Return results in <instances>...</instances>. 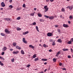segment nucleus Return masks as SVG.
<instances>
[{
	"mask_svg": "<svg viewBox=\"0 0 73 73\" xmlns=\"http://www.w3.org/2000/svg\"><path fill=\"white\" fill-rule=\"evenodd\" d=\"M44 16V17H45L46 18H49V19H50V20H52V19H54V16L49 17L47 15H45Z\"/></svg>",
	"mask_w": 73,
	"mask_h": 73,
	"instance_id": "1",
	"label": "nucleus"
},
{
	"mask_svg": "<svg viewBox=\"0 0 73 73\" xmlns=\"http://www.w3.org/2000/svg\"><path fill=\"white\" fill-rule=\"evenodd\" d=\"M44 9H45V12H47V11H48L49 8H48V7L47 8V6H44Z\"/></svg>",
	"mask_w": 73,
	"mask_h": 73,
	"instance_id": "2",
	"label": "nucleus"
},
{
	"mask_svg": "<svg viewBox=\"0 0 73 73\" xmlns=\"http://www.w3.org/2000/svg\"><path fill=\"white\" fill-rule=\"evenodd\" d=\"M47 35L49 37H50L53 36V34L51 33H47Z\"/></svg>",
	"mask_w": 73,
	"mask_h": 73,
	"instance_id": "3",
	"label": "nucleus"
},
{
	"mask_svg": "<svg viewBox=\"0 0 73 73\" xmlns=\"http://www.w3.org/2000/svg\"><path fill=\"white\" fill-rule=\"evenodd\" d=\"M5 31L7 33V34H9V33H10V31H9L7 29H5Z\"/></svg>",
	"mask_w": 73,
	"mask_h": 73,
	"instance_id": "4",
	"label": "nucleus"
},
{
	"mask_svg": "<svg viewBox=\"0 0 73 73\" xmlns=\"http://www.w3.org/2000/svg\"><path fill=\"white\" fill-rule=\"evenodd\" d=\"M63 26L64 27V28H68V27H69L68 25L65 24H63Z\"/></svg>",
	"mask_w": 73,
	"mask_h": 73,
	"instance_id": "5",
	"label": "nucleus"
},
{
	"mask_svg": "<svg viewBox=\"0 0 73 73\" xmlns=\"http://www.w3.org/2000/svg\"><path fill=\"white\" fill-rule=\"evenodd\" d=\"M1 5L2 7H5V4L4 3V2H2L1 3Z\"/></svg>",
	"mask_w": 73,
	"mask_h": 73,
	"instance_id": "6",
	"label": "nucleus"
},
{
	"mask_svg": "<svg viewBox=\"0 0 73 73\" xmlns=\"http://www.w3.org/2000/svg\"><path fill=\"white\" fill-rule=\"evenodd\" d=\"M23 42H24V43H26V44H27V42L25 41V38H23Z\"/></svg>",
	"mask_w": 73,
	"mask_h": 73,
	"instance_id": "7",
	"label": "nucleus"
},
{
	"mask_svg": "<svg viewBox=\"0 0 73 73\" xmlns=\"http://www.w3.org/2000/svg\"><path fill=\"white\" fill-rule=\"evenodd\" d=\"M19 51H17L16 52L14 51L13 52V54H17L19 53Z\"/></svg>",
	"mask_w": 73,
	"mask_h": 73,
	"instance_id": "8",
	"label": "nucleus"
},
{
	"mask_svg": "<svg viewBox=\"0 0 73 73\" xmlns=\"http://www.w3.org/2000/svg\"><path fill=\"white\" fill-rule=\"evenodd\" d=\"M16 48L17 49H21V47L19 46H16Z\"/></svg>",
	"mask_w": 73,
	"mask_h": 73,
	"instance_id": "9",
	"label": "nucleus"
},
{
	"mask_svg": "<svg viewBox=\"0 0 73 73\" xmlns=\"http://www.w3.org/2000/svg\"><path fill=\"white\" fill-rule=\"evenodd\" d=\"M21 52L22 54L24 55L25 54V52H24V51L23 50H21Z\"/></svg>",
	"mask_w": 73,
	"mask_h": 73,
	"instance_id": "10",
	"label": "nucleus"
},
{
	"mask_svg": "<svg viewBox=\"0 0 73 73\" xmlns=\"http://www.w3.org/2000/svg\"><path fill=\"white\" fill-rule=\"evenodd\" d=\"M5 20H7V21H10V20H11V19L6 18H5Z\"/></svg>",
	"mask_w": 73,
	"mask_h": 73,
	"instance_id": "11",
	"label": "nucleus"
},
{
	"mask_svg": "<svg viewBox=\"0 0 73 73\" xmlns=\"http://www.w3.org/2000/svg\"><path fill=\"white\" fill-rule=\"evenodd\" d=\"M29 47L30 48H32V49H34V46H32V45H29Z\"/></svg>",
	"mask_w": 73,
	"mask_h": 73,
	"instance_id": "12",
	"label": "nucleus"
},
{
	"mask_svg": "<svg viewBox=\"0 0 73 73\" xmlns=\"http://www.w3.org/2000/svg\"><path fill=\"white\" fill-rule=\"evenodd\" d=\"M7 50V47H4L3 48H2V50L5 51Z\"/></svg>",
	"mask_w": 73,
	"mask_h": 73,
	"instance_id": "13",
	"label": "nucleus"
},
{
	"mask_svg": "<svg viewBox=\"0 0 73 73\" xmlns=\"http://www.w3.org/2000/svg\"><path fill=\"white\" fill-rule=\"evenodd\" d=\"M29 33V32L28 31H27L25 32V33H23V35H27V34H28V33Z\"/></svg>",
	"mask_w": 73,
	"mask_h": 73,
	"instance_id": "14",
	"label": "nucleus"
},
{
	"mask_svg": "<svg viewBox=\"0 0 73 73\" xmlns=\"http://www.w3.org/2000/svg\"><path fill=\"white\" fill-rule=\"evenodd\" d=\"M57 42H62V40L61 39H58L57 40Z\"/></svg>",
	"mask_w": 73,
	"mask_h": 73,
	"instance_id": "15",
	"label": "nucleus"
},
{
	"mask_svg": "<svg viewBox=\"0 0 73 73\" xmlns=\"http://www.w3.org/2000/svg\"><path fill=\"white\" fill-rule=\"evenodd\" d=\"M39 59L38 58H35V59L34 61H38Z\"/></svg>",
	"mask_w": 73,
	"mask_h": 73,
	"instance_id": "16",
	"label": "nucleus"
},
{
	"mask_svg": "<svg viewBox=\"0 0 73 73\" xmlns=\"http://www.w3.org/2000/svg\"><path fill=\"white\" fill-rule=\"evenodd\" d=\"M1 36H5V34L3 33H1Z\"/></svg>",
	"mask_w": 73,
	"mask_h": 73,
	"instance_id": "17",
	"label": "nucleus"
},
{
	"mask_svg": "<svg viewBox=\"0 0 73 73\" xmlns=\"http://www.w3.org/2000/svg\"><path fill=\"white\" fill-rule=\"evenodd\" d=\"M42 61H46L47 60V59H44V58H42L41 59Z\"/></svg>",
	"mask_w": 73,
	"mask_h": 73,
	"instance_id": "18",
	"label": "nucleus"
},
{
	"mask_svg": "<svg viewBox=\"0 0 73 73\" xmlns=\"http://www.w3.org/2000/svg\"><path fill=\"white\" fill-rule=\"evenodd\" d=\"M37 15L39 17H41L42 16V15L38 13Z\"/></svg>",
	"mask_w": 73,
	"mask_h": 73,
	"instance_id": "19",
	"label": "nucleus"
},
{
	"mask_svg": "<svg viewBox=\"0 0 73 73\" xmlns=\"http://www.w3.org/2000/svg\"><path fill=\"white\" fill-rule=\"evenodd\" d=\"M68 50L67 48H66V49L64 48L63 49V51H68Z\"/></svg>",
	"mask_w": 73,
	"mask_h": 73,
	"instance_id": "20",
	"label": "nucleus"
},
{
	"mask_svg": "<svg viewBox=\"0 0 73 73\" xmlns=\"http://www.w3.org/2000/svg\"><path fill=\"white\" fill-rule=\"evenodd\" d=\"M35 13H31L30 14V15H31V16H34V15H35Z\"/></svg>",
	"mask_w": 73,
	"mask_h": 73,
	"instance_id": "21",
	"label": "nucleus"
},
{
	"mask_svg": "<svg viewBox=\"0 0 73 73\" xmlns=\"http://www.w3.org/2000/svg\"><path fill=\"white\" fill-rule=\"evenodd\" d=\"M40 21H41V22H44V20L42 19H40Z\"/></svg>",
	"mask_w": 73,
	"mask_h": 73,
	"instance_id": "22",
	"label": "nucleus"
},
{
	"mask_svg": "<svg viewBox=\"0 0 73 73\" xmlns=\"http://www.w3.org/2000/svg\"><path fill=\"white\" fill-rule=\"evenodd\" d=\"M36 28L38 32H39V30H38V27L37 26H36Z\"/></svg>",
	"mask_w": 73,
	"mask_h": 73,
	"instance_id": "23",
	"label": "nucleus"
},
{
	"mask_svg": "<svg viewBox=\"0 0 73 73\" xmlns=\"http://www.w3.org/2000/svg\"><path fill=\"white\" fill-rule=\"evenodd\" d=\"M33 58H36V54H35L33 56Z\"/></svg>",
	"mask_w": 73,
	"mask_h": 73,
	"instance_id": "24",
	"label": "nucleus"
},
{
	"mask_svg": "<svg viewBox=\"0 0 73 73\" xmlns=\"http://www.w3.org/2000/svg\"><path fill=\"white\" fill-rule=\"evenodd\" d=\"M62 11V12H65V9H64V8H62L61 9Z\"/></svg>",
	"mask_w": 73,
	"mask_h": 73,
	"instance_id": "25",
	"label": "nucleus"
},
{
	"mask_svg": "<svg viewBox=\"0 0 73 73\" xmlns=\"http://www.w3.org/2000/svg\"><path fill=\"white\" fill-rule=\"evenodd\" d=\"M73 8V7L72 6H71L70 7L69 9L70 10H72Z\"/></svg>",
	"mask_w": 73,
	"mask_h": 73,
	"instance_id": "26",
	"label": "nucleus"
},
{
	"mask_svg": "<svg viewBox=\"0 0 73 73\" xmlns=\"http://www.w3.org/2000/svg\"><path fill=\"white\" fill-rule=\"evenodd\" d=\"M17 45V43L15 42H14L13 43V46H16Z\"/></svg>",
	"mask_w": 73,
	"mask_h": 73,
	"instance_id": "27",
	"label": "nucleus"
},
{
	"mask_svg": "<svg viewBox=\"0 0 73 73\" xmlns=\"http://www.w3.org/2000/svg\"><path fill=\"white\" fill-rule=\"evenodd\" d=\"M17 29L18 31H21V29L20 28H17Z\"/></svg>",
	"mask_w": 73,
	"mask_h": 73,
	"instance_id": "28",
	"label": "nucleus"
},
{
	"mask_svg": "<svg viewBox=\"0 0 73 73\" xmlns=\"http://www.w3.org/2000/svg\"><path fill=\"white\" fill-rule=\"evenodd\" d=\"M0 65H1V66H3L4 64H3V63L2 62H0Z\"/></svg>",
	"mask_w": 73,
	"mask_h": 73,
	"instance_id": "29",
	"label": "nucleus"
},
{
	"mask_svg": "<svg viewBox=\"0 0 73 73\" xmlns=\"http://www.w3.org/2000/svg\"><path fill=\"white\" fill-rule=\"evenodd\" d=\"M53 60L54 61V62H56V59L55 58H54L53 59Z\"/></svg>",
	"mask_w": 73,
	"mask_h": 73,
	"instance_id": "30",
	"label": "nucleus"
},
{
	"mask_svg": "<svg viewBox=\"0 0 73 73\" xmlns=\"http://www.w3.org/2000/svg\"><path fill=\"white\" fill-rule=\"evenodd\" d=\"M11 61L12 62H13L15 61V59H14V58H13V59H11Z\"/></svg>",
	"mask_w": 73,
	"mask_h": 73,
	"instance_id": "31",
	"label": "nucleus"
},
{
	"mask_svg": "<svg viewBox=\"0 0 73 73\" xmlns=\"http://www.w3.org/2000/svg\"><path fill=\"white\" fill-rule=\"evenodd\" d=\"M9 7L10 8H11V9H12V8H13V6L12 5H10L9 6Z\"/></svg>",
	"mask_w": 73,
	"mask_h": 73,
	"instance_id": "32",
	"label": "nucleus"
},
{
	"mask_svg": "<svg viewBox=\"0 0 73 73\" xmlns=\"http://www.w3.org/2000/svg\"><path fill=\"white\" fill-rule=\"evenodd\" d=\"M57 31L59 33H60V32H61V31H60V29H58Z\"/></svg>",
	"mask_w": 73,
	"mask_h": 73,
	"instance_id": "33",
	"label": "nucleus"
},
{
	"mask_svg": "<svg viewBox=\"0 0 73 73\" xmlns=\"http://www.w3.org/2000/svg\"><path fill=\"white\" fill-rule=\"evenodd\" d=\"M68 44H72V42L71 41H69L68 42Z\"/></svg>",
	"mask_w": 73,
	"mask_h": 73,
	"instance_id": "34",
	"label": "nucleus"
},
{
	"mask_svg": "<svg viewBox=\"0 0 73 73\" xmlns=\"http://www.w3.org/2000/svg\"><path fill=\"white\" fill-rule=\"evenodd\" d=\"M69 19H73V17H72V15H70L69 17Z\"/></svg>",
	"mask_w": 73,
	"mask_h": 73,
	"instance_id": "35",
	"label": "nucleus"
},
{
	"mask_svg": "<svg viewBox=\"0 0 73 73\" xmlns=\"http://www.w3.org/2000/svg\"><path fill=\"white\" fill-rule=\"evenodd\" d=\"M31 66V65L30 64H28L27 66V68H29V66Z\"/></svg>",
	"mask_w": 73,
	"mask_h": 73,
	"instance_id": "36",
	"label": "nucleus"
},
{
	"mask_svg": "<svg viewBox=\"0 0 73 73\" xmlns=\"http://www.w3.org/2000/svg\"><path fill=\"white\" fill-rule=\"evenodd\" d=\"M60 51H59L57 53V54H58V55H59V54H60Z\"/></svg>",
	"mask_w": 73,
	"mask_h": 73,
	"instance_id": "37",
	"label": "nucleus"
},
{
	"mask_svg": "<svg viewBox=\"0 0 73 73\" xmlns=\"http://www.w3.org/2000/svg\"><path fill=\"white\" fill-rule=\"evenodd\" d=\"M62 63H59V66H62Z\"/></svg>",
	"mask_w": 73,
	"mask_h": 73,
	"instance_id": "38",
	"label": "nucleus"
},
{
	"mask_svg": "<svg viewBox=\"0 0 73 73\" xmlns=\"http://www.w3.org/2000/svg\"><path fill=\"white\" fill-rule=\"evenodd\" d=\"M36 25V22H34L33 23V25Z\"/></svg>",
	"mask_w": 73,
	"mask_h": 73,
	"instance_id": "39",
	"label": "nucleus"
},
{
	"mask_svg": "<svg viewBox=\"0 0 73 73\" xmlns=\"http://www.w3.org/2000/svg\"><path fill=\"white\" fill-rule=\"evenodd\" d=\"M62 69V70H66V68H64Z\"/></svg>",
	"mask_w": 73,
	"mask_h": 73,
	"instance_id": "40",
	"label": "nucleus"
},
{
	"mask_svg": "<svg viewBox=\"0 0 73 73\" xmlns=\"http://www.w3.org/2000/svg\"><path fill=\"white\" fill-rule=\"evenodd\" d=\"M54 26L56 28H57V27H58V25H55Z\"/></svg>",
	"mask_w": 73,
	"mask_h": 73,
	"instance_id": "41",
	"label": "nucleus"
},
{
	"mask_svg": "<svg viewBox=\"0 0 73 73\" xmlns=\"http://www.w3.org/2000/svg\"><path fill=\"white\" fill-rule=\"evenodd\" d=\"M23 7L24 8H25V4H24L23 5Z\"/></svg>",
	"mask_w": 73,
	"mask_h": 73,
	"instance_id": "42",
	"label": "nucleus"
},
{
	"mask_svg": "<svg viewBox=\"0 0 73 73\" xmlns=\"http://www.w3.org/2000/svg\"><path fill=\"white\" fill-rule=\"evenodd\" d=\"M70 41H71V42H73V38H71V39Z\"/></svg>",
	"mask_w": 73,
	"mask_h": 73,
	"instance_id": "43",
	"label": "nucleus"
},
{
	"mask_svg": "<svg viewBox=\"0 0 73 73\" xmlns=\"http://www.w3.org/2000/svg\"><path fill=\"white\" fill-rule=\"evenodd\" d=\"M17 20H20V17H19L17 18Z\"/></svg>",
	"mask_w": 73,
	"mask_h": 73,
	"instance_id": "44",
	"label": "nucleus"
},
{
	"mask_svg": "<svg viewBox=\"0 0 73 73\" xmlns=\"http://www.w3.org/2000/svg\"><path fill=\"white\" fill-rule=\"evenodd\" d=\"M70 57H71V56L70 55H68V57L69 58H70Z\"/></svg>",
	"mask_w": 73,
	"mask_h": 73,
	"instance_id": "45",
	"label": "nucleus"
},
{
	"mask_svg": "<svg viewBox=\"0 0 73 73\" xmlns=\"http://www.w3.org/2000/svg\"><path fill=\"white\" fill-rule=\"evenodd\" d=\"M0 59H3V60H4V58L1 56H0Z\"/></svg>",
	"mask_w": 73,
	"mask_h": 73,
	"instance_id": "46",
	"label": "nucleus"
},
{
	"mask_svg": "<svg viewBox=\"0 0 73 73\" xmlns=\"http://www.w3.org/2000/svg\"><path fill=\"white\" fill-rule=\"evenodd\" d=\"M48 51L49 52H51L52 51V50L50 49V50H48Z\"/></svg>",
	"mask_w": 73,
	"mask_h": 73,
	"instance_id": "47",
	"label": "nucleus"
},
{
	"mask_svg": "<svg viewBox=\"0 0 73 73\" xmlns=\"http://www.w3.org/2000/svg\"><path fill=\"white\" fill-rule=\"evenodd\" d=\"M9 2L10 3H12V0H10L9 1Z\"/></svg>",
	"mask_w": 73,
	"mask_h": 73,
	"instance_id": "48",
	"label": "nucleus"
},
{
	"mask_svg": "<svg viewBox=\"0 0 73 73\" xmlns=\"http://www.w3.org/2000/svg\"><path fill=\"white\" fill-rule=\"evenodd\" d=\"M1 54L2 55H4V52H2Z\"/></svg>",
	"mask_w": 73,
	"mask_h": 73,
	"instance_id": "49",
	"label": "nucleus"
},
{
	"mask_svg": "<svg viewBox=\"0 0 73 73\" xmlns=\"http://www.w3.org/2000/svg\"><path fill=\"white\" fill-rule=\"evenodd\" d=\"M10 51H13V49H12V48H10Z\"/></svg>",
	"mask_w": 73,
	"mask_h": 73,
	"instance_id": "50",
	"label": "nucleus"
},
{
	"mask_svg": "<svg viewBox=\"0 0 73 73\" xmlns=\"http://www.w3.org/2000/svg\"><path fill=\"white\" fill-rule=\"evenodd\" d=\"M34 11H36V10H37V8H34Z\"/></svg>",
	"mask_w": 73,
	"mask_h": 73,
	"instance_id": "51",
	"label": "nucleus"
},
{
	"mask_svg": "<svg viewBox=\"0 0 73 73\" xmlns=\"http://www.w3.org/2000/svg\"><path fill=\"white\" fill-rule=\"evenodd\" d=\"M70 8V6H68L67 7H66V8L67 9H68V8Z\"/></svg>",
	"mask_w": 73,
	"mask_h": 73,
	"instance_id": "52",
	"label": "nucleus"
},
{
	"mask_svg": "<svg viewBox=\"0 0 73 73\" xmlns=\"http://www.w3.org/2000/svg\"><path fill=\"white\" fill-rule=\"evenodd\" d=\"M55 45V43H54V42L53 43H52V45Z\"/></svg>",
	"mask_w": 73,
	"mask_h": 73,
	"instance_id": "53",
	"label": "nucleus"
},
{
	"mask_svg": "<svg viewBox=\"0 0 73 73\" xmlns=\"http://www.w3.org/2000/svg\"><path fill=\"white\" fill-rule=\"evenodd\" d=\"M44 65H46V64H47V62H46L44 63Z\"/></svg>",
	"mask_w": 73,
	"mask_h": 73,
	"instance_id": "54",
	"label": "nucleus"
},
{
	"mask_svg": "<svg viewBox=\"0 0 73 73\" xmlns=\"http://www.w3.org/2000/svg\"><path fill=\"white\" fill-rule=\"evenodd\" d=\"M50 69V67H49L48 68V70H49Z\"/></svg>",
	"mask_w": 73,
	"mask_h": 73,
	"instance_id": "55",
	"label": "nucleus"
},
{
	"mask_svg": "<svg viewBox=\"0 0 73 73\" xmlns=\"http://www.w3.org/2000/svg\"><path fill=\"white\" fill-rule=\"evenodd\" d=\"M43 46L44 47H46V45H45V44H44L43 45Z\"/></svg>",
	"mask_w": 73,
	"mask_h": 73,
	"instance_id": "56",
	"label": "nucleus"
},
{
	"mask_svg": "<svg viewBox=\"0 0 73 73\" xmlns=\"http://www.w3.org/2000/svg\"><path fill=\"white\" fill-rule=\"evenodd\" d=\"M46 70H47V69H45L44 70V72H45L46 71Z\"/></svg>",
	"mask_w": 73,
	"mask_h": 73,
	"instance_id": "57",
	"label": "nucleus"
},
{
	"mask_svg": "<svg viewBox=\"0 0 73 73\" xmlns=\"http://www.w3.org/2000/svg\"><path fill=\"white\" fill-rule=\"evenodd\" d=\"M54 0H50V1H51V2H53Z\"/></svg>",
	"mask_w": 73,
	"mask_h": 73,
	"instance_id": "58",
	"label": "nucleus"
},
{
	"mask_svg": "<svg viewBox=\"0 0 73 73\" xmlns=\"http://www.w3.org/2000/svg\"><path fill=\"white\" fill-rule=\"evenodd\" d=\"M68 23H69V24H70V21H68Z\"/></svg>",
	"mask_w": 73,
	"mask_h": 73,
	"instance_id": "59",
	"label": "nucleus"
},
{
	"mask_svg": "<svg viewBox=\"0 0 73 73\" xmlns=\"http://www.w3.org/2000/svg\"><path fill=\"white\" fill-rule=\"evenodd\" d=\"M50 42H51V41H52V39H50Z\"/></svg>",
	"mask_w": 73,
	"mask_h": 73,
	"instance_id": "60",
	"label": "nucleus"
},
{
	"mask_svg": "<svg viewBox=\"0 0 73 73\" xmlns=\"http://www.w3.org/2000/svg\"><path fill=\"white\" fill-rule=\"evenodd\" d=\"M0 10H3V8H1L0 9Z\"/></svg>",
	"mask_w": 73,
	"mask_h": 73,
	"instance_id": "61",
	"label": "nucleus"
},
{
	"mask_svg": "<svg viewBox=\"0 0 73 73\" xmlns=\"http://www.w3.org/2000/svg\"><path fill=\"white\" fill-rule=\"evenodd\" d=\"M58 55L57 54H56V55L55 56L58 57Z\"/></svg>",
	"mask_w": 73,
	"mask_h": 73,
	"instance_id": "62",
	"label": "nucleus"
},
{
	"mask_svg": "<svg viewBox=\"0 0 73 73\" xmlns=\"http://www.w3.org/2000/svg\"><path fill=\"white\" fill-rule=\"evenodd\" d=\"M39 73H44V72H43L41 71V72H40Z\"/></svg>",
	"mask_w": 73,
	"mask_h": 73,
	"instance_id": "63",
	"label": "nucleus"
},
{
	"mask_svg": "<svg viewBox=\"0 0 73 73\" xmlns=\"http://www.w3.org/2000/svg\"><path fill=\"white\" fill-rule=\"evenodd\" d=\"M62 17V15H61L60 16V17L61 18V17Z\"/></svg>",
	"mask_w": 73,
	"mask_h": 73,
	"instance_id": "64",
	"label": "nucleus"
}]
</instances>
